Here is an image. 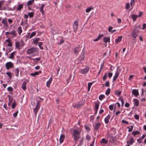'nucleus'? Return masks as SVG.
I'll return each mask as SVG.
<instances>
[{"mask_svg":"<svg viewBox=\"0 0 146 146\" xmlns=\"http://www.w3.org/2000/svg\"><path fill=\"white\" fill-rule=\"evenodd\" d=\"M84 140V138L83 137H82L80 139V143L78 145V146H81L83 144Z\"/></svg>","mask_w":146,"mask_h":146,"instance_id":"nucleus-37","label":"nucleus"},{"mask_svg":"<svg viewBox=\"0 0 146 146\" xmlns=\"http://www.w3.org/2000/svg\"><path fill=\"white\" fill-rule=\"evenodd\" d=\"M34 1V0H31L28 1L27 2V5L28 6L33 4Z\"/></svg>","mask_w":146,"mask_h":146,"instance_id":"nucleus-34","label":"nucleus"},{"mask_svg":"<svg viewBox=\"0 0 146 146\" xmlns=\"http://www.w3.org/2000/svg\"><path fill=\"white\" fill-rule=\"evenodd\" d=\"M52 80V78L51 77V78H50L49 80L46 83V85L47 87H49L50 86V85L51 83Z\"/></svg>","mask_w":146,"mask_h":146,"instance_id":"nucleus-26","label":"nucleus"},{"mask_svg":"<svg viewBox=\"0 0 146 146\" xmlns=\"http://www.w3.org/2000/svg\"><path fill=\"white\" fill-rule=\"evenodd\" d=\"M65 138V135H61L59 139V141L60 143H62L64 141V140Z\"/></svg>","mask_w":146,"mask_h":146,"instance_id":"nucleus-21","label":"nucleus"},{"mask_svg":"<svg viewBox=\"0 0 146 146\" xmlns=\"http://www.w3.org/2000/svg\"><path fill=\"white\" fill-rule=\"evenodd\" d=\"M122 38V36H118L117 38L115 39V42L117 44L118 42H120L121 41Z\"/></svg>","mask_w":146,"mask_h":146,"instance_id":"nucleus-22","label":"nucleus"},{"mask_svg":"<svg viewBox=\"0 0 146 146\" xmlns=\"http://www.w3.org/2000/svg\"><path fill=\"white\" fill-rule=\"evenodd\" d=\"M26 84L27 82H24L21 86V88L24 90H25L27 89Z\"/></svg>","mask_w":146,"mask_h":146,"instance_id":"nucleus-28","label":"nucleus"},{"mask_svg":"<svg viewBox=\"0 0 146 146\" xmlns=\"http://www.w3.org/2000/svg\"><path fill=\"white\" fill-rule=\"evenodd\" d=\"M5 41L6 42H8V44L7 45V46L10 47L12 46V43L11 41V40L9 39V38H8V39H6L5 40Z\"/></svg>","mask_w":146,"mask_h":146,"instance_id":"nucleus-14","label":"nucleus"},{"mask_svg":"<svg viewBox=\"0 0 146 146\" xmlns=\"http://www.w3.org/2000/svg\"><path fill=\"white\" fill-rule=\"evenodd\" d=\"M119 74V72L118 71H117L115 72V75L113 78V82L115 81L116 80V79L118 78Z\"/></svg>","mask_w":146,"mask_h":146,"instance_id":"nucleus-17","label":"nucleus"},{"mask_svg":"<svg viewBox=\"0 0 146 146\" xmlns=\"http://www.w3.org/2000/svg\"><path fill=\"white\" fill-rule=\"evenodd\" d=\"M116 136H115V137H114L112 135H110L109 134L108 135V138H109L110 139H110L109 140V142L112 143H114L116 140Z\"/></svg>","mask_w":146,"mask_h":146,"instance_id":"nucleus-6","label":"nucleus"},{"mask_svg":"<svg viewBox=\"0 0 146 146\" xmlns=\"http://www.w3.org/2000/svg\"><path fill=\"white\" fill-rule=\"evenodd\" d=\"M18 112V111L17 110L16 112L15 113L13 114V117H14V118H15L17 117Z\"/></svg>","mask_w":146,"mask_h":146,"instance_id":"nucleus-52","label":"nucleus"},{"mask_svg":"<svg viewBox=\"0 0 146 146\" xmlns=\"http://www.w3.org/2000/svg\"><path fill=\"white\" fill-rule=\"evenodd\" d=\"M110 52V50H107L106 52L104 53V56H107V57L110 56L111 53Z\"/></svg>","mask_w":146,"mask_h":146,"instance_id":"nucleus-25","label":"nucleus"},{"mask_svg":"<svg viewBox=\"0 0 146 146\" xmlns=\"http://www.w3.org/2000/svg\"><path fill=\"white\" fill-rule=\"evenodd\" d=\"M121 91H118V90H117L115 92V95H117V96L118 95L120 96L121 94Z\"/></svg>","mask_w":146,"mask_h":146,"instance_id":"nucleus-43","label":"nucleus"},{"mask_svg":"<svg viewBox=\"0 0 146 146\" xmlns=\"http://www.w3.org/2000/svg\"><path fill=\"white\" fill-rule=\"evenodd\" d=\"M5 66L7 70H9L10 68H13L14 66L13 64H5Z\"/></svg>","mask_w":146,"mask_h":146,"instance_id":"nucleus-35","label":"nucleus"},{"mask_svg":"<svg viewBox=\"0 0 146 146\" xmlns=\"http://www.w3.org/2000/svg\"><path fill=\"white\" fill-rule=\"evenodd\" d=\"M82 47V46L80 44H78L77 46L74 49V52L77 54H79V52L81 50L80 48Z\"/></svg>","mask_w":146,"mask_h":146,"instance_id":"nucleus-5","label":"nucleus"},{"mask_svg":"<svg viewBox=\"0 0 146 146\" xmlns=\"http://www.w3.org/2000/svg\"><path fill=\"white\" fill-rule=\"evenodd\" d=\"M110 115H108L105 119L104 121L105 123L108 124L109 122V119L110 118Z\"/></svg>","mask_w":146,"mask_h":146,"instance_id":"nucleus-27","label":"nucleus"},{"mask_svg":"<svg viewBox=\"0 0 146 146\" xmlns=\"http://www.w3.org/2000/svg\"><path fill=\"white\" fill-rule=\"evenodd\" d=\"M84 104V103L80 104H74L73 105V107L74 108L78 109L81 107Z\"/></svg>","mask_w":146,"mask_h":146,"instance_id":"nucleus-13","label":"nucleus"},{"mask_svg":"<svg viewBox=\"0 0 146 146\" xmlns=\"http://www.w3.org/2000/svg\"><path fill=\"white\" fill-rule=\"evenodd\" d=\"M85 128L88 131H90L91 130L90 128L87 125H85L84 126Z\"/></svg>","mask_w":146,"mask_h":146,"instance_id":"nucleus-51","label":"nucleus"},{"mask_svg":"<svg viewBox=\"0 0 146 146\" xmlns=\"http://www.w3.org/2000/svg\"><path fill=\"white\" fill-rule=\"evenodd\" d=\"M40 102L37 101L36 105L35 108L33 110L34 112L36 115L37 112L39 109Z\"/></svg>","mask_w":146,"mask_h":146,"instance_id":"nucleus-2","label":"nucleus"},{"mask_svg":"<svg viewBox=\"0 0 146 146\" xmlns=\"http://www.w3.org/2000/svg\"><path fill=\"white\" fill-rule=\"evenodd\" d=\"M16 74L15 75L16 76L18 77L19 76V69L18 68H17L15 70Z\"/></svg>","mask_w":146,"mask_h":146,"instance_id":"nucleus-44","label":"nucleus"},{"mask_svg":"<svg viewBox=\"0 0 146 146\" xmlns=\"http://www.w3.org/2000/svg\"><path fill=\"white\" fill-rule=\"evenodd\" d=\"M134 142V140L133 138L131 137L129 141H127V145H131Z\"/></svg>","mask_w":146,"mask_h":146,"instance_id":"nucleus-11","label":"nucleus"},{"mask_svg":"<svg viewBox=\"0 0 146 146\" xmlns=\"http://www.w3.org/2000/svg\"><path fill=\"white\" fill-rule=\"evenodd\" d=\"M23 4H21L19 5L18 7L16 9L17 11H20L23 8Z\"/></svg>","mask_w":146,"mask_h":146,"instance_id":"nucleus-31","label":"nucleus"},{"mask_svg":"<svg viewBox=\"0 0 146 146\" xmlns=\"http://www.w3.org/2000/svg\"><path fill=\"white\" fill-rule=\"evenodd\" d=\"M16 103L15 102V100L14 102H13L12 103V104L11 106L12 108L13 109H14L15 108V107L16 106Z\"/></svg>","mask_w":146,"mask_h":146,"instance_id":"nucleus-45","label":"nucleus"},{"mask_svg":"<svg viewBox=\"0 0 146 146\" xmlns=\"http://www.w3.org/2000/svg\"><path fill=\"white\" fill-rule=\"evenodd\" d=\"M6 74L10 78V79L11 78L12 76L11 72H7L6 73Z\"/></svg>","mask_w":146,"mask_h":146,"instance_id":"nucleus-61","label":"nucleus"},{"mask_svg":"<svg viewBox=\"0 0 146 146\" xmlns=\"http://www.w3.org/2000/svg\"><path fill=\"white\" fill-rule=\"evenodd\" d=\"M130 7V4L129 3H127L126 5V6L125 7V8L126 9H128Z\"/></svg>","mask_w":146,"mask_h":146,"instance_id":"nucleus-56","label":"nucleus"},{"mask_svg":"<svg viewBox=\"0 0 146 146\" xmlns=\"http://www.w3.org/2000/svg\"><path fill=\"white\" fill-rule=\"evenodd\" d=\"M103 40L105 43H107V42H110V37H105L103 38Z\"/></svg>","mask_w":146,"mask_h":146,"instance_id":"nucleus-18","label":"nucleus"},{"mask_svg":"<svg viewBox=\"0 0 146 146\" xmlns=\"http://www.w3.org/2000/svg\"><path fill=\"white\" fill-rule=\"evenodd\" d=\"M5 19H3L2 22V23L6 27H8L9 26L8 24L7 21V18L6 17L5 18Z\"/></svg>","mask_w":146,"mask_h":146,"instance_id":"nucleus-15","label":"nucleus"},{"mask_svg":"<svg viewBox=\"0 0 146 146\" xmlns=\"http://www.w3.org/2000/svg\"><path fill=\"white\" fill-rule=\"evenodd\" d=\"M20 42H18L17 41H16L15 42V46L16 48L20 50Z\"/></svg>","mask_w":146,"mask_h":146,"instance_id":"nucleus-24","label":"nucleus"},{"mask_svg":"<svg viewBox=\"0 0 146 146\" xmlns=\"http://www.w3.org/2000/svg\"><path fill=\"white\" fill-rule=\"evenodd\" d=\"M17 31L19 35H20L22 32V28L21 26H20L18 27L17 29Z\"/></svg>","mask_w":146,"mask_h":146,"instance_id":"nucleus-33","label":"nucleus"},{"mask_svg":"<svg viewBox=\"0 0 146 146\" xmlns=\"http://www.w3.org/2000/svg\"><path fill=\"white\" fill-rule=\"evenodd\" d=\"M111 90L110 88H108L107 90H106V95L108 96V95L110 93Z\"/></svg>","mask_w":146,"mask_h":146,"instance_id":"nucleus-41","label":"nucleus"},{"mask_svg":"<svg viewBox=\"0 0 146 146\" xmlns=\"http://www.w3.org/2000/svg\"><path fill=\"white\" fill-rule=\"evenodd\" d=\"M16 51H14L10 54L9 58L10 59H13L14 58V54L16 53Z\"/></svg>","mask_w":146,"mask_h":146,"instance_id":"nucleus-32","label":"nucleus"},{"mask_svg":"<svg viewBox=\"0 0 146 146\" xmlns=\"http://www.w3.org/2000/svg\"><path fill=\"white\" fill-rule=\"evenodd\" d=\"M101 124L100 123H98L96 124V125L95 127H94V129L97 131L98 130L101 126Z\"/></svg>","mask_w":146,"mask_h":146,"instance_id":"nucleus-20","label":"nucleus"},{"mask_svg":"<svg viewBox=\"0 0 146 146\" xmlns=\"http://www.w3.org/2000/svg\"><path fill=\"white\" fill-rule=\"evenodd\" d=\"M8 97L9 99V102L8 103V105L9 106H10L11 104V103L12 102L13 98L12 97L11 98L10 96L9 95L8 96Z\"/></svg>","mask_w":146,"mask_h":146,"instance_id":"nucleus-29","label":"nucleus"},{"mask_svg":"<svg viewBox=\"0 0 146 146\" xmlns=\"http://www.w3.org/2000/svg\"><path fill=\"white\" fill-rule=\"evenodd\" d=\"M107 77V73H106L103 76V77L102 78L103 80L104 81H105L106 80V79Z\"/></svg>","mask_w":146,"mask_h":146,"instance_id":"nucleus-53","label":"nucleus"},{"mask_svg":"<svg viewBox=\"0 0 146 146\" xmlns=\"http://www.w3.org/2000/svg\"><path fill=\"white\" fill-rule=\"evenodd\" d=\"M78 21H74L73 25V28L74 32L76 33L77 31L78 28Z\"/></svg>","mask_w":146,"mask_h":146,"instance_id":"nucleus-4","label":"nucleus"},{"mask_svg":"<svg viewBox=\"0 0 146 146\" xmlns=\"http://www.w3.org/2000/svg\"><path fill=\"white\" fill-rule=\"evenodd\" d=\"M33 43L35 44H37V43L38 42L37 39L35 38V39H34L33 40Z\"/></svg>","mask_w":146,"mask_h":146,"instance_id":"nucleus-62","label":"nucleus"},{"mask_svg":"<svg viewBox=\"0 0 146 146\" xmlns=\"http://www.w3.org/2000/svg\"><path fill=\"white\" fill-rule=\"evenodd\" d=\"M122 123H123L125 124H129V122L128 121L125 120H123L122 121Z\"/></svg>","mask_w":146,"mask_h":146,"instance_id":"nucleus-60","label":"nucleus"},{"mask_svg":"<svg viewBox=\"0 0 146 146\" xmlns=\"http://www.w3.org/2000/svg\"><path fill=\"white\" fill-rule=\"evenodd\" d=\"M5 34L6 36V37H7L8 35H9V34H11L13 35V36L12 37V38L15 37L17 36V33H16V31L14 30H12L11 32H6Z\"/></svg>","mask_w":146,"mask_h":146,"instance_id":"nucleus-3","label":"nucleus"},{"mask_svg":"<svg viewBox=\"0 0 146 146\" xmlns=\"http://www.w3.org/2000/svg\"><path fill=\"white\" fill-rule=\"evenodd\" d=\"M86 139L87 140H90L91 139V137L89 135L87 134L86 136Z\"/></svg>","mask_w":146,"mask_h":146,"instance_id":"nucleus-54","label":"nucleus"},{"mask_svg":"<svg viewBox=\"0 0 146 146\" xmlns=\"http://www.w3.org/2000/svg\"><path fill=\"white\" fill-rule=\"evenodd\" d=\"M45 5H44V4H41V7H40L39 9L40 11L43 10V7H44Z\"/></svg>","mask_w":146,"mask_h":146,"instance_id":"nucleus-47","label":"nucleus"},{"mask_svg":"<svg viewBox=\"0 0 146 146\" xmlns=\"http://www.w3.org/2000/svg\"><path fill=\"white\" fill-rule=\"evenodd\" d=\"M30 33L28 32L27 33V35L24 36V37L26 38V39L28 38L29 37Z\"/></svg>","mask_w":146,"mask_h":146,"instance_id":"nucleus-59","label":"nucleus"},{"mask_svg":"<svg viewBox=\"0 0 146 146\" xmlns=\"http://www.w3.org/2000/svg\"><path fill=\"white\" fill-rule=\"evenodd\" d=\"M51 32L53 35H54L56 33V30L54 29H52L51 30Z\"/></svg>","mask_w":146,"mask_h":146,"instance_id":"nucleus-57","label":"nucleus"},{"mask_svg":"<svg viewBox=\"0 0 146 146\" xmlns=\"http://www.w3.org/2000/svg\"><path fill=\"white\" fill-rule=\"evenodd\" d=\"M31 75L33 76H35L36 75H38V72H35L34 73H32L31 74Z\"/></svg>","mask_w":146,"mask_h":146,"instance_id":"nucleus-46","label":"nucleus"},{"mask_svg":"<svg viewBox=\"0 0 146 146\" xmlns=\"http://www.w3.org/2000/svg\"><path fill=\"white\" fill-rule=\"evenodd\" d=\"M134 105L136 106H138L139 104V100L137 99H135L133 100Z\"/></svg>","mask_w":146,"mask_h":146,"instance_id":"nucleus-23","label":"nucleus"},{"mask_svg":"<svg viewBox=\"0 0 146 146\" xmlns=\"http://www.w3.org/2000/svg\"><path fill=\"white\" fill-rule=\"evenodd\" d=\"M131 17L133 21H135L137 17H138L137 15L134 14L132 15Z\"/></svg>","mask_w":146,"mask_h":146,"instance_id":"nucleus-39","label":"nucleus"},{"mask_svg":"<svg viewBox=\"0 0 146 146\" xmlns=\"http://www.w3.org/2000/svg\"><path fill=\"white\" fill-rule=\"evenodd\" d=\"M108 142V140L106 139H105L103 138L100 141V143L101 144H107Z\"/></svg>","mask_w":146,"mask_h":146,"instance_id":"nucleus-16","label":"nucleus"},{"mask_svg":"<svg viewBox=\"0 0 146 146\" xmlns=\"http://www.w3.org/2000/svg\"><path fill=\"white\" fill-rule=\"evenodd\" d=\"M36 48L33 47L31 48H29L27 50V53L29 54H32L36 51Z\"/></svg>","mask_w":146,"mask_h":146,"instance_id":"nucleus-7","label":"nucleus"},{"mask_svg":"<svg viewBox=\"0 0 146 146\" xmlns=\"http://www.w3.org/2000/svg\"><path fill=\"white\" fill-rule=\"evenodd\" d=\"M146 135L145 134H143L142 136L140 137L137 139V141L138 143H142V140H143L146 137Z\"/></svg>","mask_w":146,"mask_h":146,"instance_id":"nucleus-12","label":"nucleus"},{"mask_svg":"<svg viewBox=\"0 0 146 146\" xmlns=\"http://www.w3.org/2000/svg\"><path fill=\"white\" fill-rule=\"evenodd\" d=\"M110 85V82L109 81H108L106 82L105 84H103L102 86L104 87L105 86H106L107 87L109 86Z\"/></svg>","mask_w":146,"mask_h":146,"instance_id":"nucleus-50","label":"nucleus"},{"mask_svg":"<svg viewBox=\"0 0 146 146\" xmlns=\"http://www.w3.org/2000/svg\"><path fill=\"white\" fill-rule=\"evenodd\" d=\"M130 3L131 6L132 7V8H133V5H134L135 3V0H131V2Z\"/></svg>","mask_w":146,"mask_h":146,"instance_id":"nucleus-49","label":"nucleus"},{"mask_svg":"<svg viewBox=\"0 0 146 146\" xmlns=\"http://www.w3.org/2000/svg\"><path fill=\"white\" fill-rule=\"evenodd\" d=\"M36 31L33 32L31 33V35H30L29 38H31L33 36H35L36 35Z\"/></svg>","mask_w":146,"mask_h":146,"instance_id":"nucleus-40","label":"nucleus"},{"mask_svg":"<svg viewBox=\"0 0 146 146\" xmlns=\"http://www.w3.org/2000/svg\"><path fill=\"white\" fill-rule=\"evenodd\" d=\"M112 29L113 27L111 26H109L108 29V31L109 32H111V31H112Z\"/></svg>","mask_w":146,"mask_h":146,"instance_id":"nucleus-64","label":"nucleus"},{"mask_svg":"<svg viewBox=\"0 0 146 146\" xmlns=\"http://www.w3.org/2000/svg\"><path fill=\"white\" fill-rule=\"evenodd\" d=\"M85 50L83 49L81 54L78 58V60L80 61L83 60L85 58Z\"/></svg>","mask_w":146,"mask_h":146,"instance_id":"nucleus-8","label":"nucleus"},{"mask_svg":"<svg viewBox=\"0 0 146 146\" xmlns=\"http://www.w3.org/2000/svg\"><path fill=\"white\" fill-rule=\"evenodd\" d=\"M28 16H29L30 18H32L34 16V13L33 12H32L31 13L29 12L28 13Z\"/></svg>","mask_w":146,"mask_h":146,"instance_id":"nucleus-38","label":"nucleus"},{"mask_svg":"<svg viewBox=\"0 0 146 146\" xmlns=\"http://www.w3.org/2000/svg\"><path fill=\"white\" fill-rule=\"evenodd\" d=\"M132 133L134 136H135L139 134L140 133V132L138 131H133Z\"/></svg>","mask_w":146,"mask_h":146,"instance_id":"nucleus-36","label":"nucleus"},{"mask_svg":"<svg viewBox=\"0 0 146 146\" xmlns=\"http://www.w3.org/2000/svg\"><path fill=\"white\" fill-rule=\"evenodd\" d=\"M105 97L104 95H101L99 96V99L100 100H102L105 98Z\"/></svg>","mask_w":146,"mask_h":146,"instance_id":"nucleus-42","label":"nucleus"},{"mask_svg":"<svg viewBox=\"0 0 146 146\" xmlns=\"http://www.w3.org/2000/svg\"><path fill=\"white\" fill-rule=\"evenodd\" d=\"M104 36V35L103 34L99 35L97 38L93 40L95 42L99 40L102 37H103Z\"/></svg>","mask_w":146,"mask_h":146,"instance_id":"nucleus-30","label":"nucleus"},{"mask_svg":"<svg viewBox=\"0 0 146 146\" xmlns=\"http://www.w3.org/2000/svg\"><path fill=\"white\" fill-rule=\"evenodd\" d=\"M132 94L134 95H135V96H138L139 94V92L136 89H133L132 92Z\"/></svg>","mask_w":146,"mask_h":146,"instance_id":"nucleus-19","label":"nucleus"},{"mask_svg":"<svg viewBox=\"0 0 146 146\" xmlns=\"http://www.w3.org/2000/svg\"><path fill=\"white\" fill-rule=\"evenodd\" d=\"M93 8V7H90L86 9V13L89 12Z\"/></svg>","mask_w":146,"mask_h":146,"instance_id":"nucleus-48","label":"nucleus"},{"mask_svg":"<svg viewBox=\"0 0 146 146\" xmlns=\"http://www.w3.org/2000/svg\"><path fill=\"white\" fill-rule=\"evenodd\" d=\"M139 31H137L136 30H133V31L132 33V37H133L134 40H135L136 38L138 36V34L137 33H139Z\"/></svg>","mask_w":146,"mask_h":146,"instance_id":"nucleus-10","label":"nucleus"},{"mask_svg":"<svg viewBox=\"0 0 146 146\" xmlns=\"http://www.w3.org/2000/svg\"><path fill=\"white\" fill-rule=\"evenodd\" d=\"M72 135L74 140L76 142H77L78 139L80 137V133L77 129H74Z\"/></svg>","mask_w":146,"mask_h":146,"instance_id":"nucleus-1","label":"nucleus"},{"mask_svg":"<svg viewBox=\"0 0 146 146\" xmlns=\"http://www.w3.org/2000/svg\"><path fill=\"white\" fill-rule=\"evenodd\" d=\"M98 103H96L95 104V108H99V104L100 103V102L98 101Z\"/></svg>","mask_w":146,"mask_h":146,"instance_id":"nucleus-58","label":"nucleus"},{"mask_svg":"<svg viewBox=\"0 0 146 146\" xmlns=\"http://www.w3.org/2000/svg\"><path fill=\"white\" fill-rule=\"evenodd\" d=\"M133 125L131 126V127L130 128H129V129H128V131L129 132H131L133 128Z\"/></svg>","mask_w":146,"mask_h":146,"instance_id":"nucleus-63","label":"nucleus"},{"mask_svg":"<svg viewBox=\"0 0 146 146\" xmlns=\"http://www.w3.org/2000/svg\"><path fill=\"white\" fill-rule=\"evenodd\" d=\"M89 69V66H86V67L85 68L83 69H81L80 70V72L82 74H84L85 73H87L88 72Z\"/></svg>","mask_w":146,"mask_h":146,"instance_id":"nucleus-9","label":"nucleus"},{"mask_svg":"<svg viewBox=\"0 0 146 146\" xmlns=\"http://www.w3.org/2000/svg\"><path fill=\"white\" fill-rule=\"evenodd\" d=\"M7 90L9 91L12 92L13 91V89L12 87L10 86L7 88Z\"/></svg>","mask_w":146,"mask_h":146,"instance_id":"nucleus-55","label":"nucleus"}]
</instances>
